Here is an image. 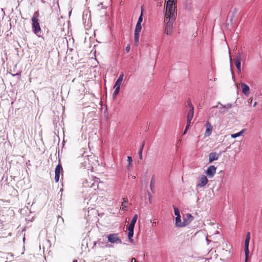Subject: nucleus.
I'll use <instances>...</instances> for the list:
<instances>
[{
	"label": "nucleus",
	"instance_id": "obj_41",
	"mask_svg": "<svg viewBox=\"0 0 262 262\" xmlns=\"http://www.w3.org/2000/svg\"><path fill=\"white\" fill-rule=\"evenodd\" d=\"M252 101V99H249L248 100V102L249 103H251Z\"/></svg>",
	"mask_w": 262,
	"mask_h": 262
},
{
	"label": "nucleus",
	"instance_id": "obj_1",
	"mask_svg": "<svg viewBox=\"0 0 262 262\" xmlns=\"http://www.w3.org/2000/svg\"><path fill=\"white\" fill-rule=\"evenodd\" d=\"M177 10V4L168 1L166 3V11L165 16L166 20H167L168 17H176V13Z\"/></svg>",
	"mask_w": 262,
	"mask_h": 262
},
{
	"label": "nucleus",
	"instance_id": "obj_40",
	"mask_svg": "<svg viewBox=\"0 0 262 262\" xmlns=\"http://www.w3.org/2000/svg\"><path fill=\"white\" fill-rule=\"evenodd\" d=\"M131 262H137V261L135 258H132L131 259Z\"/></svg>",
	"mask_w": 262,
	"mask_h": 262
},
{
	"label": "nucleus",
	"instance_id": "obj_46",
	"mask_svg": "<svg viewBox=\"0 0 262 262\" xmlns=\"http://www.w3.org/2000/svg\"><path fill=\"white\" fill-rule=\"evenodd\" d=\"M215 107H217V106H214L212 107V108H215Z\"/></svg>",
	"mask_w": 262,
	"mask_h": 262
},
{
	"label": "nucleus",
	"instance_id": "obj_20",
	"mask_svg": "<svg viewBox=\"0 0 262 262\" xmlns=\"http://www.w3.org/2000/svg\"><path fill=\"white\" fill-rule=\"evenodd\" d=\"M235 65L238 72L241 71V62L238 61H234Z\"/></svg>",
	"mask_w": 262,
	"mask_h": 262
},
{
	"label": "nucleus",
	"instance_id": "obj_14",
	"mask_svg": "<svg viewBox=\"0 0 262 262\" xmlns=\"http://www.w3.org/2000/svg\"><path fill=\"white\" fill-rule=\"evenodd\" d=\"M183 225V222H182L181 220V215L176 216V226L177 227H184Z\"/></svg>",
	"mask_w": 262,
	"mask_h": 262
},
{
	"label": "nucleus",
	"instance_id": "obj_25",
	"mask_svg": "<svg viewBox=\"0 0 262 262\" xmlns=\"http://www.w3.org/2000/svg\"><path fill=\"white\" fill-rule=\"evenodd\" d=\"M143 17V9H142V7H141V15H140V17L138 18V21H137V24H141V23L142 22V20H143V17Z\"/></svg>",
	"mask_w": 262,
	"mask_h": 262
},
{
	"label": "nucleus",
	"instance_id": "obj_39",
	"mask_svg": "<svg viewBox=\"0 0 262 262\" xmlns=\"http://www.w3.org/2000/svg\"><path fill=\"white\" fill-rule=\"evenodd\" d=\"M148 195L149 201V202H150V199H151V194L149 192L148 193Z\"/></svg>",
	"mask_w": 262,
	"mask_h": 262
},
{
	"label": "nucleus",
	"instance_id": "obj_29",
	"mask_svg": "<svg viewBox=\"0 0 262 262\" xmlns=\"http://www.w3.org/2000/svg\"><path fill=\"white\" fill-rule=\"evenodd\" d=\"M188 105L189 106L190 110L189 111L194 112V107L190 100L187 101Z\"/></svg>",
	"mask_w": 262,
	"mask_h": 262
},
{
	"label": "nucleus",
	"instance_id": "obj_32",
	"mask_svg": "<svg viewBox=\"0 0 262 262\" xmlns=\"http://www.w3.org/2000/svg\"><path fill=\"white\" fill-rule=\"evenodd\" d=\"M207 182L208 181H200V183H199L198 186L200 187H203L207 184Z\"/></svg>",
	"mask_w": 262,
	"mask_h": 262
},
{
	"label": "nucleus",
	"instance_id": "obj_43",
	"mask_svg": "<svg viewBox=\"0 0 262 262\" xmlns=\"http://www.w3.org/2000/svg\"><path fill=\"white\" fill-rule=\"evenodd\" d=\"M256 104H257V102H255L254 103L253 106H254V107H255V106H256Z\"/></svg>",
	"mask_w": 262,
	"mask_h": 262
},
{
	"label": "nucleus",
	"instance_id": "obj_42",
	"mask_svg": "<svg viewBox=\"0 0 262 262\" xmlns=\"http://www.w3.org/2000/svg\"><path fill=\"white\" fill-rule=\"evenodd\" d=\"M15 75H19V76H20V73H18L16 74L15 75H13V76H15Z\"/></svg>",
	"mask_w": 262,
	"mask_h": 262
},
{
	"label": "nucleus",
	"instance_id": "obj_23",
	"mask_svg": "<svg viewBox=\"0 0 262 262\" xmlns=\"http://www.w3.org/2000/svg\"><path fill=\"white\" fill-rule=\"evenodd\" d=\"M223 247H224V248L223 249V250H225L226 252H227L229 250V246L227 243H226V242L223 243Z\"/></svg>",
	"mask_w": 262,
	"mask_h": 262
},
{
	"label": "nucleus",
	"instance_id": "obj_31",
	"mask_svg": "<svg viewBox=\"0 0 262 262\" xmlns=\"http://www.w3.org/2000/svg\"><path fill=\"white\" fill-rule=\"evenodd\" d=\"M174 212L176 216H180L179 210L177 207H174Z\"/></svg>",
	"mask_w": 262,
	"mask_h": 262
},
{
	"label": "nucleus",
	"instance_id": "obj_28",
	"mask_svg": "<svg viewBox=\"0 0 262 262\" xmlns=\"http://www.w3.org/2000/svg\"><path fill=\"white\" fill-rule=\"evenodd\" d=\"M134 39H135V42L136 43H138L139 40V33H136L134 34Z\"/></svg>",
	"mask_w": 262,
	"mask_h": 262
},
{
	"label": "nucleus",
	"instance_id": "obj_10",
	"mask_svg": "<svg viewBox=\"0 0 262 262\" xmlns=\"http://www.w3.org/2000/svg\"><path fill=\"white\" fill-rule=\"evenodd\" d=\"M241 88L242 89V93L245 96H248L249 95V91H250L249 86L247 84H246L244 83H242L241 84Z\"/></svg>",
	"mask_w": 262,
	"mask_h": 262
},
{
	"label": "nucleus",
	"instance_id": "obj_18",
	"mask_svg": "<svg viewBox=\"0 0 262 262\" xmlns=\"http://www.w3.org/2000/svg\"><path fill=\"white\" fill-rule=\"evenodd\" d=\"M142 29L141 24H137L135 28V33H140Z\"/></svg>",
	"mask_w": 262,
	"mask_h": 262
},
{
	"label": "nucleus",
	"instance_id": "obj_3",
	"mask_svg": "<svg viewBox=\"0 0 262 262\" xmlns=\"http://www.w3.org/2000/svg\"><path fill=\"white\" fill-rule=\"evenodd\" d=\"M176 19V17H168L166 22V28L165 30V32L167 35H170L172 32V26L173 22Z\"/></svg>",
	"mask_w": 262,
	"mask_h": 262
},
{
	"label": "nucleus",
	"instance_id": "obj_19",
	"mask_svg": "<svg viewBox=\"0 0 262 262\" xmlns=\"http://www.w3.org/2000/svg\"><path fill=\"white\" fill-rule=\"evenodd\" d=\"M114 88L115 89V90L113 93V96L114 98H115L116 97V96L118 94V93L120 91V88L114 86Z\"/></svg>",
	"mask_w": 262,
	"mask_h": 262
},
{
	"label": "nucleus",
	"instance_id": "obj_9",
	"mask_svg": "<svg viewBox=\"0 0 262 262\" xmlns=\"http://www.w3.org/2000/svg\"><path fill=\"white\" fill-rule=\"evenodd\" d=\"M221 105V107H220V112L222 114H225L227 112L228 110L232 106V104L230 103H228L226 105H223V104L219 103Z\"/></svg>",
	"mask_w": 262,
	"mask_h": 262
},
{
	"label": "nucleus",
	"instance_id": "obj_22",
	"mask_svg": "<svg viewBox=\"0 0 262 262\" xmlns=\"http://www.w3.org/2000/svg\"><path fill=\"white\" fill-rule=\"evenodd\" d=\"M193 113L192 111H188L187 116V120H192L193 117Z\"/></svg>",
	"mask_w": 262,
	"mask_h": 262
},
{
	"label": "nucleus",
	"instance_id": "obj_38",
	"mask_svg": "<svg viewBox=\"0 0 262 262\" xmlns=\"http://www.w3.org/2000/svg\"><path fill=\"white\" fill-rule=\"evenodd\" d=\"M188 128H189V127H186H186H185V130H184V132L183 134H185L187 133V130H188Z\"/></svg>",
	"mask_w": 262,
	"mask_h": 262
},
{
	"label": "nucleus",
	"instance_id": "obj_27",
	"mask_svg": "<svg viewBox=\"0 0 262 262\" xmlns=\"http://www.w3.org/2000/svg\"><path fill=\"white\" fill-rule=\"evenodd\" d=\"M155 181H150V188L153 193L155 192Z\"/></svg>",
	"mask_w": 262,
	"mask_h": 262
},
{
	"label": "nucleus",
	"instance_id": "obj_37",
	"mask_svg": "<svg viewBox=\"0 0 262 262\" xmlns=\"http://www.w3.org/2000/svg\"><path fill=\"white\" fill-rule=\"evenodd\" d=\"M128 178L129 179H135L136 178V177L134 175H131L130 177L129 176H128Z\"/></svg>",
	"mask_w": 262,
	"mask_h": 262
},
{
	"label": "nucleus",
	"instance_id": "obj_12",
	"mask_svg": "<svg viewBox=\"0 0 262 262\" xmlns=\"http://www.w3.org/2000/svg\"><path fill=\"white\" fill-rule=\"evenodd\" d=\"M123 77H124V74H123V73H121V74L119 75L118 79L116 81L114 86L120 88V86L122 84V81L123 79Z\"/></svg>",
	"mask_w": 262,
	"mask_h": 262
},
{
	"label": "nucleus",
	"instance_id": "obj_33",
	"mask_svg": "<svg viewBox=\"0 0 262 262\" xmlns=\"http://www.w3.org/2000/svg\"><path fill=\"white\" fill-rule=\"evenodd\" d=\"M134 227L135 225L130 224L127 227V229L128 231H134Z\"/></svg>",
	"mask_w": 262,
	"mask_h": 262
},
{
	"label": "nucleus",
	"instance_id": "obj_44",
	"mask_svg": "<svg viewBox=\"0 0 262 262\" xmlns=\"http://www.w3.org/2000/svg\"><path fill=\"white\" fill-rule=\"evenodd\" d=\"M156 222H154V223H152V225H156Z\"/></svg>",
	"mask_w": 262,
	"mask_h": 262
},
{
	"label": "nucleus",
	"instance_id": "obj_8",
	"mask_svg": "<svg viewBox=\"0 0 262 262\" xmlns=\"http://www.w3.org/2000/svg\"><path fill=\"white\" fill-rule=\"evenodd\" d=\"M216 167L214 165L210 166L206 171V174L209 178H211L214 175Z\"/></svg>",
	"mask_w": 262,
	"mask_h": 262
},
{
	"label": "nucleus",
	"instance_id": "obj_15",
	"mask_svg": "<svg viewBox=\"0 0 262 262\" xmlns=\"http://www.w3.org/2000/svg\"><path fill=\"white\" fill-rule=\"evenodd\" d=\"M144 145H145V141H144L142 143V145L141 146V147L140 148L139 150V151H138V155H139V159L142 160V159H143V156H142V151H143V148H144Z\"/></svg>",
	"mask_w": 262,
	"mask_h": 262
},
{
	"label": "nucleus",
	"instance_id": "obj_36",
	"mask_svg": "<svg viewBox=\"0 0 262 262\" xmlns=\"http://www.w3.org/2000/svg\"><path fill=\"white\" fill-rule=\"evenodd\" d=\"M191 121L190 120H187V124H186V127H189V126L190 125V123H191Z\"/></svg>",
	"mask_w": 262,
	"mask_h": 262
},
{
	"label": "nucleus",
	"instance_id": "obj_34",
	"mask_svg": "<svg viewBox=\"0 0 262 262\" xmlns=\"http://www.w3.org/2000/svg\"><path fill=\"white\" fill-rule=\"evenodd\" d=\"M200 180H208L206 176H205V175H202L201 177H200Z\"/></svg>",
	"mask_w": 262,
	"mask_h": 262
},
{
	"label": "nucleus",
	"instance_id": "obj_35",
	"mask_svg": "<svg viewBox=\"0 0 262 262\" xmlns=\"http://www.w3.org/2000/svg\"><path fill=\"white\" fill-rule=\"evenodd\" d=\"M129 50H130V46H129V45H128L125 48V51H126L127 53H128L129 52Z\"/></svg>",
	"mask_w": 262,
	"mask_h": 262
},
{
	"label": "nucleus",
	"instance_id": "obj_2",
	"mask_svg": "<svg viewBox=\"0 0 262 262\" xmlns=\"http://www.w3.org/2000/svg\"><path fill=\"white\" fill-rule=\"evenodd\" d=\"M39 16V13L38 12L36 11L35 12L32 18V30L33 32L37 35L38 33L40 31V27L39 25V23L38 22V19L37 17Z\"/></svg>",
	"mask_w": 262,
	"mask_h": 262
},
{
	"label": "nucleus",
	"instance_id": "obj_26",
	"mask_svg": "<svg viewBox=\"0 0 262 262\" xmlns=\"http://www.w3.org/2000/svg\"><path fill=\"white\" fill-rule=\"evenodd\" d=\"M137 219H138V215L136 214L134 215V216H133V218L130 224L135 225V224L137 222Z\"/></svg>",
	"mask_w": 262,
	"mask_h": 262
},
{
	"label": "nucleus",
	"instance_id": "obj_45",
	"mask_svg": "<svg viewBox=\"0 0 262 262\" xmlns=\"http://www.w3.org/2000/svg\"><path fill=\"white\" fill-rule=\"evenodd\" d=\"M73 262H77V260H74Z\"/></svg>",
	"mask_w": 262,
	"mask_h": 262
},
{
	"label": "nucleus",
	"instance_id": "obj_30",
	"mask_svg": "<svg viewBox=\"0 0 262 262\" xmlns=\"http://www.w3.org/2000/svg\"><path fill=\"white\" fill-rule=\"evenodd\" d=\"M123 200H124V202H123L121 204V208L122 210H125V208H126V206L124 205V203H127V199H125L124 198L123 199Z\"/></svg>",
	"mask_w": 262,
	"mask_h": 262
},
{
	"label": "nucleus",
	"instance_id": "obj_4",
	"mask_svg": "<svg viewBox=\"0 0 262 262\" xmlns=\"http://www.w3.org/2000/svg\"><path fill=\"white\" fill-rule=\"evenodd\" d=\"M107 239L112 244H121L122 243L119 233H112L107 235Z\"/></svg>",
	"mask_w": 262,
	"mask_h": 262
},
{
	"label": "nucleus",
	"instance_id": "obj_47",
	"mask_svg": "<svg viewBox=\"0 0 262 262\" xmlns=\"http://www.w3.org/2000/svg\"><path fill=\"white\" fill-rule=\"evenodd\" d=\"M222 111H227V110L226 109H222Z\"/></svg>",
	"mask_w": 262,
	"mask_h": 262
},
{
	"label": "nucleus",
	"instance_id": "obj_13",
	"mask_svg": "<svg viewBox=\"0 0 262 262\" xmlns=\"http://www.w3.org/2000/svg\"><path fill=\"white\" fill-rule=\"evenodd\" d=\"M219 155L216 152H211L209 156V162H212L214 160H217Z\"/></svg>",
	"mask_w": 262,
	"mask_h": 262
},
{
	"label": "nucleus",
	"instance_id": "obj_5",
	"mask_svg": "<svg viewBox=\"0 0 262 262\" xmlns=\"http://www.w3.org/2000/svg\"><path fill=\"white\" fill-rule=\"evenodd\" d=\"M63 170L62 168V167L61 166V164L60 163V161L59 160V163L56 166L55 170V180H59L60 178V174H61V178L62 180H63Z\"/></svg>",
	"mask_w": 262,
	"mask_h": 262
},
{
	"label": "nucleus",
	"instance_id": "obj_17",
	"mask_svg": "<svg viewBox=\"0 0 262 262\" xmlns=\"http://www.w3.org/2000/svg\"><path fill=\"white\" fill-rule=\"evenodd\" d=\"M134 235V231H128V238L130 243H134V240L132 238Z\"/></svg>",
	"mask_w": 262,
	"mask_h": 262
},
{
	"label": "nucleus",
	"instance_id": "obj_24",
	"mask_svg": "<svg viewBox=\"0 0 262 262\" xmlns=\"http://www.w3.org/2000/svg\"><path fill=\"white\" fill-rule=\"evenodd\" d=\"M127 161L128 162V165H127V169H129V167L132 166L133 160H132V157H130V156L127 157Z\"/></svg>",
	"mask_w": 262,
	"mask_h": 262
},
{
	"label": "nucleus",
	"instance_id": "obj_16",
	"mask_svg": "<svg viewBox=\"0 0 262 262\" xmlns=\"http://www.w3.org/2000/svg\"><path fill=\"white\" fill-rule=\"evenodd\" d=\"M245 129H243L241 131H240L239 132H238L237 133L232 134L231 135V136L232 138H237V137L242 135L243 134L245 133Z\"/></svg>",
	"mask_w": 262,
	"mask_h": 262
},
{
	"label": "nucleus",
	"instance_id": "obj_6",
	"mask_svg": "<svg viewBox=\"0 0 262 262\" xmlns=\"http://www.w3.org/2000/svg\"><path fill=\"white\" fill-rule=\"evenodd\" d=\"M250 239V233L249 232H248L246 234L245 240L244 251H245V255H246V258H245L246 262H247V261L248 256V255L249 253V244Z\"/></svg>",
	"mask_w": 262,
	"mask_h": 262
},
{
	"label": "nucleus",
	"instance_id": "obj_48",
	"mask_svg": "<svg viewBox=\"0 0 262 262\" xmlns=\"http://www.w3.org/2000/svg\"><path fill=\"white\" fill-rule=\"evenodd\" d=\"M95 179H97V177H95ZM98 179H99V178H98Z\"/></svg>",
	"mask_w": 262,
	"mask_h": 262
},
{
	"label": "nucleus",
	"instance_id": "obj_11",
	"mask_svg": "<svg viewBox=\"0 0 262 262\" xmlns=\"http://www.w3.org/2000/svg\"><path fill=\"white\" fill-rule=\"evenodd\" d=\"M193 217L190 214H187L186 217L183 219V226L184 227L188 225L192 221Z\"/></svg>",
	"mask_w": 262,
	"mask_h": 262
},
{
	"label": "nucleus",
	"instance_id": "obj_21",
	"mask_svg": "<svg viewBox=\"0 0 262 262\" xmlns=\"http://www.w3.org/2000/svg\"><path fill=\"white\" fill-rule=\"evenodd\" d=\"M243 53L238 52V54L236 56L234 61H238L241 62L242 60Z\"/></svg>",
	"mask_w": 262,
	"mask_h": 262
},
{
	"label": "nucleus",
	"instance_id": "obj_7",
	"mask_svg": "<svg viewBox=\"0 0 262 262\" xmlns=\"http://www.w3.org/2000/svg\"><path fill=\"white\" fill-rule=\"evenodd\" d=\"M206 131L205 133V136L208 137L211 135L213 129V127L211 123L207 121L205 124Z\"/></svg>",
	"mask_w": 262,
	"mask_h": 262
}]
</instances>
